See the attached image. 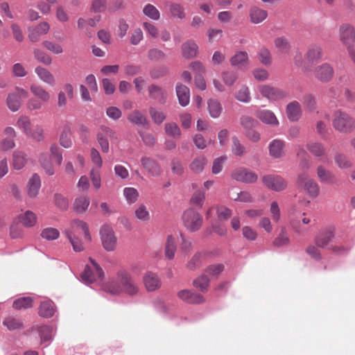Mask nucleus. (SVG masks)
Listing matches in <instances>:
<instances>
[{"label": "nucleus", "mask_w": 355, "mask_h": 355, "mask_svg": "<svg viewBox=\"0 0 355 355\" xmlns=\"http://www.w3.org/2000/svg\"><path fill=\"white\" fill-rule=\"evenodd\" d=\"M117 282H111L106 284L104 290L112 295L125 293L129 295L134 296L139 293L137 284L128 272L125 270L119 271L117 273Z\"/></svg>", "instance_id": "1"}, {"label": "nucleus", "mask_w": 355, "mask_h": 355, "mask_svg": "<svg viewBox=\"0 0 355 355\" xmlns=\"http://www.w3.org/2000/svg\"><path fill=\"white\" fill-rule=\"evenodd\" d=\"M332 125L336 130L347 133L354 128L355 120L347 113L338 110L334 114Z\"/></svg>", "instance_id": "2"}, {"label": "nucleus", "mask_w": 355, "mask_h": 355, "mask_svg": "<svg viewBox=\"0 0 355 355\" xmlns=\"http://www.w3.org/2000/svg\"><path fill=\"white\" fill-rule=\"evenodd\" d=\"M89 260L91 265L86 266L81 275L82 281L86 284L101 280L103 277V271L99 265L92 258Z\"/></svg>", "instance_id": "3"}, {"label": "nucleus", "mask_w": 355, "mask_h": 355, "mask_svg": "<svg viewBox=\"0 0 355 355\" xmlns=\"http://www.w3.org/2000/svg\"><path fill=\"white\" fill-rule=\"evenodd\" d=\"M184 227L190 232L198 230L202 224V217L193 209H187L182 215Z\"/></svg>", "instance_id": "4"}, {"label": "nucleus", "mask_w": 355, "mask_h": 355, "mask_svg": "<svg viewBox=\"0 0 355 355\" xmlns=\"http://www.w3.org/2000/svg\"><path fill=\"white\" fill-rule=\"evenodd\" d=\"M298 184L303 187L306 193L311 198H316L320 193V187L317 182L305 172L301 173L297 177Z\"/></svg>", "instance_id": "5"}, {"label": "nucleus", "mask_w": 355, "mask_h": 355, "mask_svg": "<svg viewBox=\"0 0 355 355\" xmlns=\"http://www.w3.org/2000/svg\"><path fill=\"white\" fill-rule=\"evenodd\" d=\"M258 89L263 97L272 102L282 101L288 96L286 91L269 85H260Z\"/></svg>", "instance_id": "6"}, {"label": "nucleus", "mask_w": 355, "mask_h": 355, "mask_svg": "<svg viewBox=\"0 0 355 355\" xmlns=\"http://www.w3.org/2000/svg\"><path fill=\"white\" fill-rule=\"evenodd\" d=\"M28 92L23 88L17 87L14 92L8 94L6 98L8 107L12 112H17L21 105V101L28 97Z\"/></svg>", "instance_id": "7"}, {"label": "nucleus", "mask_w": 355, "mask_h": 355, "mask_svg": "<svg viewBox=\"0 0 355 355\" xmlns=\"http://www.w3.org/2000/svg\"><path fill=\"white\" fill-rule=\"evenodd\" d=\"M339 38L347 47L355 48V28L349 24H343L339 28Z\"/></svg>", "instance_id": "8"}, {"label": "nucleus", "mask_w": 355, "mask_h": 355, "mask_svg": "<svg viewBox=\"0 0 355 355\" xmlns=\"http://www.w3.org/2000/svg\"><path fill=\"white\" fill-rule=\"evenodd\" d=\"M103 248L107 251H113L116 245V238L112 227L103 225L100 231Z\"/></svg>", "instance_id": "9"}, {"label": "nucleus", "mask_w": 355, "mask_h": 355, "mask_svg": "<svg viewBox=\"0 0 355 355\" xmlns=\"http://www.w3.org/2000/svg\"><path fill=\"white\" fill-rule=\"evenodd\" d=\"M262 182L268 189L280 191L286 189L287 184L283 178L275 175H266L262 177Z\"/></svg>", "instance_id": "10"}, {"label": "nucleus", "mask_w": 355, "mask_h": 355, "mask_svg": "<svg viewBox=\"0 0 355 355\" xmlns=\"http://www.w3.org/2000/svg\"><path fill=\"white\" fill-rule=\"evenodd\" d=\"M232 177L236 181L249 184L256 182L258 179V175L254 172L245 168L235 169L232 173Z\"/></svg>", "instance_id": "11"}, {"label": "nucleus", "mask_w": 355, "mask_h": 355, "mask_svg": "<svg viewBox=\"0 0 355 355\" xmlns=\"http://www.w3.org/2000/svg\"><path fill=\"white\" fill-rule=\"evenodd\" d=\"M315 78L322 83L329 82L334 74L332 66L329 63L318 65L315 69Z\"/></svg>", "instance_id": "12"}, {"label": "nucleus", "mask_w": 355, "mask_h": 355, "mask_svg": "<svg viewBox=\"0 0 355 355\" xmlns=\"http://www.w3.org/2000/svg\"><path fill=\"white\" fill-rule=\"evenodd\" d=\"M286 114L288 119L292 122L298 121L302 116V108L297 101H293L287 104Z\"/></svg>", "instance_id": "13"}, {"label": "nucleus", "mask_w": 355, "mask_h": 355, "mask_svg": "<svg viewBox=\"0 0 355 355\" xmlns=\"http://www.w3.org/2000/svg\"><path fill=\"white\" fill-rule=\"evenodd\" d=\"M49 29L50 26L47 22H41L28 29V39L32 42H37L42 35H46L49 32Z\"/></svg>", "instance_id": "14"}, {"label": "nucleus", "mask_w": 355, "mask_h": 355, "mask_svg": "<svg viewBox=\"0 0 355 355\" xmlns=\"http://www.w3.org/2000/svg\"><path fill=\"white\" fill-rule=\"evenodd\" d=\"M141 163L148 173L152 176L157 177L162 173V170L159 163L151 157H142L141 159Z\"/></svg>", "instance_id": "15"}, {"label": "nucleus", "mask_w": 355, "mask_h": 355, "mask_svg": "<svg viewBox=\"0 0 355 355\" xmlns=\"http://www.w3.org/2000/svg\"><path fill=\"white\" fill-rule=\"evenodd\" d=\"M5 137L1 141L0 148L3 150H8L15 147L16 132L12 127H7L3 130Z\"/></svg>", "instance_id": "16"}, {"label": "nucleus", "mask_w": 355, "mask_h": 355, "mask_svg": "<svg viewBox=\"0 0 355 355\" xmlns=\"http://www.w3.org/2000/svg\"><path fill=\"white\" fill-rule=\"evenodd\" d=\"M148 90L150 98L157 100L160 104L166 103L168 94L162 87L152 84L148 87Z\"/></svg>", "instance_id": "17"}, {"label": "nucleus", "mask_w": 355, "mask_h": 355, "mask_svg": "<svg viewBox=\"0 0 355 355\" xmlns=\"http://www.w3.org/2000/svg\"><path fill=\"white\" fill-rule=\"evenodd\" d=\"M178 296L184 302L189 304H201L205 302L202 295L191 292L189 290H182L179 291Z\"/></svg>", "instance_id": "18"}, {"label": "nucleus", "mask_w": 355, "mask_h": 355, "mask_svg": "<svg viewBox=\"0 0 355 355\" xmlns=\"http://www.w3.org/2000/svg\"><path fill=\"white\" fill-rule=\"evenodd\" d=\"M257 117L263 123L272 125L277 126L279 125V121L275 114L268 110H261L257 112Z\"/></svg>", "instance_id": "19"}, {"label": "nucleus", "mask_w": 355, "mask_h": 355, "mask_svg": "<svg viewBox=\"0 0 355 355\" xmlns=\"http://www.w3.org/2000/svg\"><path fill=\"white\" fill-rule=\"evenodd\" d=\"M175 90L180 105L182 107L188 105L190 101L189 89L182 83H178Z\"/></svg>", "instance_id": "20"}, {"label": "nucleus", "mask_w": 355, "mask_h": 355, "mask_svg": "<svg viewBox=\"0 0 355 355\" xmlns=\"http://www.w3.org/2000/svg\"><path fill=\"white\" fill-rule=\"evenodd\" d=\"M268 17V12L257 6H252L249 10V18L252 24H258L263 22Z\"/></svg>", "instance_id": "21"}, {"label": "nucleus", "mask_w": 355, "mask_h": 355, "mask_svg": "<svg viewBox=\"0 0 355 355\" xmlns=\"http://www.w3.org/2000/svg\"><path fill=\"white\" fill-rule=\"evenodd\" d=\"M230 64L237 68H243L248 66L249 62L248 54L246 51H237L230 60Z\"/></svg>", "instance_id": "22"}, {"label": "nucleus", "mask_w": 355, "mask_h": 355, "mask_svg": "<svg viewBox=\"0 0 355 355\" xmlns=\"http://www.w3.org/2000/svg\"><path fill=\"white\" fill-rule=\"evenodd\" d=\"M284 141L280 139L272 140L268 146L269 154L273 158H280L284 155Z\"/></svg>", "instance_id": "23"}, {"label": "nucleus", "mask_w": 355, "mask_h": 355, "mask_svg": "<svg viewBox=\"0 0 355 355\" xmlns=\"http://www.w3.org/2000/svg\"><path fill=\"white\" fill-rule=\"evenodd\" d=\"M27 194L30 198H35L41 187V179L37 173H34L28 182Z\"/></svg>", "instance_id": "24"}, {"label": "nucleus", "mask_w": 355, "mask_h": 355, "mask_svg": "<svg viewBox=\"0 0 355 355\" xmlns=\"http://www.w3.org/2000/svg\"><path fill=\"white\" fill-rule=\"evenodd\" d=\"M144 283L148 291H154L161 286V282L158 276L151 272H148L144 277Z\"/></svg>", "instance_id": "25"}, {"label": "nucleus", "mask_w": 355, "mask_h": 355, "mask_svg": "<svg viewBox=\"0 0 355 355\" xmlns=\"http://www.w3.org/2000/svg\"><path fill=\"white\" fill-rule=\"evenodd\" d=\"M322 55V48L318 44H312L307 49L305 60L309 62H314L320 60Z\"/></svg>", "instance_id": "26"}, {"label": "nucleus", "mask_w": 355, "mask_h": 355, "mask_svg": "<svg viewBox=\"0 0 355 355\" xmlns=\"http://www.w3.org/2000/svg\"><path fill=\"white\" fill-rule=\"evenodd\" d=\"M334 237V232L331 229H328L320 232L315 239V244L320 248H325Z\"/></svg>", "instance_id": "27"}, {"label": "nucleus", "mask_w": 355, "mask_h": 355, "mask_svg": "<svg viewBox=\"0 0 355 355\" xmlns=\"http://www.w3.org/2000/svg\"><path fill=\"white\" fill-rule=\"evenodd\" d=\"M182 53L185 58H193L198 53V46L193 40H188L182 44Z\"/></svg>", "instance_id": "28"}, {"label": "nucleus", "mask_w": 355, "mask_h": 355, "mask_svg": "<svg viewBox=\"0 0 355 355\" xmlns=\"http://www.w3.org/2000/svg\"><path fill=\"white\" fill-rule=\"evenodd\" d=\"M316 172L320 182L329 184L335 183V176L334 174L329 170L326 169L323 166H318L317 167Z\"/></svg>", "instance_id": "29"}, {"label": "nucleus", "mask_w": 355, "mask_h": 355, "mask_svg": "<svg viewBox=\"0 0 355 355\" xmlns=\"http://www.w3.org/2000/svg\"><path fill=\"white\" fill-rule=\"evenodd\" d=\"M35 72L39 78L46 84L53 86L55 84L54 76L46 69L42 67H37Z\"/></svg>", "instance_id": "30"}, {"label": "nucleus", "mask_w": 355, "mask_h": 355, "mask_svg": "<svg viewBox=\"0 0 355 355\" xmlns=\"http://www.w3.org/2000/svg\"><path fill=\"white\" fill-rule=\"evenodd\" d=\"M30 89L31 93L44 103L49 101L51 96L42 86L33 84L31 85Z\"/></svg>", "instance_id": "31"}, {"label": "nucleus", "mask_w": 355, "mask_h": 355, "mask_svg": "<svg viewBox=\"0 0 355 355\" xmlns=\"http://www.w3.org/2000/svg\"><path fill=\"white\" fill-rule=\"evenodd\" d=\"M135 218L142 223H148L150 219V211L144 203L139 204L134 211Z\"/></svg>", "instance_id": "32"}, {"label": "nucleus", "mask_w": 355, "mask_h": 355, "mask_svg": "<svg viewBox=\"0 0 355 355\" xmlns=\"http://www.w3.org/2000/svg\"><path fill=\"white\" fill-rule=\"evenodd\" d=\"M207 108L210 116L214 119L218 118L223 111L221 103L217 99L214 98L208 100Z\"/></svg>", "instance_id": "33"}, {"label": "nucleus", "mask_w": 355, "mask_h": 355, "mask_svg": "<svg viewBox=\"0 0 355 355\" xmlns=\"http://www.w3.org/2000/svg\"><path fill=\"white\" fill-rule=\"evenodd\" d=\"M89 203V198L87 196H80L75 199L73 207L76 212L82 214L87 209Z\"/></svg>", "instance_id": "34"}, {"label": "nucleus", "mask_w": 355, "mask_h": 355, "mask_svg": "<svg viewBox=\"0 0 355 355\" xmlns=\"http://www.w3.org/2000/svg\"><path fill=\"white\" fill-rule=\"evenodd\" d=\"M72 131L69 126H64L61 132L59 141L60 144L65 148H69L72 146Z\"/></svg>", "instance_id": "35"}, {"label": "nucleus", "mask_w": 355, "mask_h": 355, "mask_svg": "<svg viewBox=\"0 0 355 355\" xmlns=\"http://www.w3.org/2000/svg\"><path fill=\"white\" fill-rule=\"evenodd\" d=\"M77 229H80L83 231L85 238L86 240L89 241L91 240V236L89 232L87 225L85 222L83 220L78 219L73 220L70 223V227L69 229H67L66 230H71L73 233V232Z\"/></svg>", "instance_id": "36"}, {"label": "nucleus", "mask_w": 355, "mask_h": 355, "mask_svg": "<svg viewBox=\"0 0 355 355\" xmlns=\"http://www.w3.org/2000/svg\"><path fill=\"white\" fill-rule=\"evenodd\" d=\"M19 222L25 227H33L37 223V216L31 211H26L19 216Z\"/></svg>", "instance_id": "37"}, {"label": "nucleus", "mask_w": 355, "mask_h": 355, "mask_svg": "<svg viewBox=\"0 0 355 355\" xmlns=\"http://www.w3.org/2000/svg\"><path fill=\"white\" fill-rule=\"evenodd\" d=\"M308 150L315 157H322L325 154L326 148L318 141H309L306 144Z\"/></svg>", "instance_id": "38"}, {"label": "nucleus", "mask_w": 355, "mask_h": 355, "mask_svg": "<svg viewBox=\"0 0 355 355\" xmlns=\"http://www.w3.org/2000/svg\"><path fill=\"white\" fill-rule=\"evenodd\" d=\"M26 155L21 151H15L12 156V167L15 170L21 169L26 164Z\"/></svg>", "instance_id": "39"}, {"label": "nucleus", "mask_w": 355, "mask_h": 355, "mask_svg": "<svg viewBox=\"0 0 355 355\" xmlns=\"http://www.w3.org/2000/svg\"><path fill=\"white\" fill-rule=\"evenodd\" d=\"M55 312L54 304L51 301L42 302L39 308V314L43 318H50Z\"/></svg>", "instance_id": "40"}, {"label": "nucleus", "mask_w": 355, "mask_h": 355, "mask_svg": "<svg viewBox=\"0 0 355 355\" xmlns=\"http://www.w3.org/2000/svg\"><path fill=\"white\" fill-rule=\"evenodd\" d=\"M176 252V243L175 238L172 235H168L165 245V257L168 259H173Z\"/></svg>", "instance_id": "41"}, {"label": "nucleus", "mask_w": 355, "mask_h": 355, "mask_svg": "<svg viewBox=\"0 0 355 355\" xmlns=\"http://www.w3.org/2000/svg\"><path fill=\"white\" fill-rule=\"evenodd\" d=\"M123 194L128 205L135 203L139 197V191L134 187H125Z\"/></svg>", "instance_id": "42"}, {"label": "nucleus", "mask_w": 355, "mask_h": 355, "mask_svg": "<svg viewBox=\"0 0 355 355\" xmlns=\"http://www.w3.org/2000/svg\"><path fill=\"white\" fill-rule=\"evenodd\" d=\"M128 119L131 123L137 125H146L148 124V120L146 117L139 110H134L131 112Z\"/></svg>", "instance_id": "43"}, {"label": "nucleus", "mask_w": 355, "mask_h": 355, "mask_svg": "<svg viewBox=\"0 0 355 355\" xmlns=\"http://www.w3.org/2000/svg\"><path fill=\"white\" fill-rule=\"evenodd\" d=\"M207 163L206 157L202 155L196 157L190 164L189 167L193 173H200L203 171Z\"/></svg>", "instance_id": "44"}, {"label": "nucleus", "mask_w": 355, "mask_h": 355, "mask_svg": "<svg viewBox=\"0 0 355 355\" xmlns=\"http://www.w3.org/2000/svg\"><path fill=\"white\" fill-rule=\"evenodd\" d=\"M275 47L279 53H286L291 49V45L285 37H278L274 40Z\"/></svg>", "instance_id": "45"}, {"label": "nucleus", "mask_w": 355, "mask_h": 355, "mask_svg": "<svg viewBox=\"0 0 355 355\" xmlns=\"http://www.w3.org/2000/svg\"><path fill=\"white\" fill-rule=\"evenodd\" d=\"M63 234L67 236L71 243L75 252H81L84 248L80 240L77 238L71 230H65Z\"/></svg>", "instance_id": "46"}, {"label": "nucleus", "mask_w": 355, "mask_h": 355, "mask_svg": "<svg viewBox=\"0 0 355 355\" xmlns=\"http://www.w3.org/2000/svg\"><path fill=\"white\" fill-rule=\"evenodd\" d=\"M143 13L145 16L154 21H158L160 18V12L158 9L150 3H148L144 7Z\"/></svg>", "instance_id": "47"}, {"label": "nucleus", "mask_w": 355, "mask_h": 355, "mask_svg": "<svg viewBox=\"0 0 355 355\" xmlns=\"http://www.w3.org/2000/svg\"><path fill=\"white\" fill-rule=\"evenodd\" d=\"M39 162L48 175H53L55 173L52 162L46 154L40 155Z\"/></svg>", "instance_id": "48"}, {"label": "nucleus", "mask_w": 355, "mask_h": 355, "mask_svg": "<svg viewBox=\"0 0 355 355\" xmlns=\"http://www.w3.org/2000/svg\"><path fill=\"white\" fill-rule=\"evenodd\" d=\"M232 153L238 157H242L246 152L245 147L243 145L239 138L236 136L232 137Z\"/></svg>", "instance_id": "49"}, {"label": "nucleus", "mask_w": 355, "mask_h": 355, "mask_svg": "<svg viewBox=\"0 0 355 355\" xmlns=\"http://www.w3.org/2000/svg\"><path fill=\"white\" fill-rule=\"evenodd\" d=\"M234 96L237 101L244 103H248L251 101L250 89L246 85H242L236 92Z\"/></svg>", "instance_id": "50"}, {"label": "nucleus", "mask_w": 355, "mask_h": 355, "mask_svg": "<svg viewBox=\"0 0 355 355\" xmlns=\"http://www.w3.org/2000/svg\"><path fill=\"white\" fill-rule=\"evenodd\" d=\"M164 130L166 135L175 139L180 138L181 136L180 128L174 122H169L165 123Z\"/></svg>", "instance_id": "51"}, {"label": "nucleus", "mask_w": 355, "mask_h": 355, "mask_svg": "<svg viewBox=\"0 0 355 355\" xmlns=\"http://www.w3.org/2000/svg\"><path fill=\"white\" fill-rule=\"evenodd\" d=\"M290 239L285 227L281 228L277 237L274 240L273 245L276 247H281L289 243Z\"/></svg>", "instance_id": "52"}, {"label": "nucleus", "mask_w": 355, "mask_h": 355, "mask_svg": "<svg viewBox=\"0 0 355 355\" xmlns=\"http://www.w3.org/2000/svg\"><path fill=\"white\" fill-rule=\"evenodd\" d=\"M224 84L227 87L232 86L238 79V74L235 71H225L221 74Z\"/></svg>", "instance_id": "53"}, {"label": "nucleus", "mask_w": 355, "mask_h": 355, "mask_svg": "<svg viewBox=\"0 0 355 355\" xmlns=\"http://www.w3.org/2000/svg\"><path fill=\"white\" fill-rule=\"evenodd\" d=\"M39 334L42 343H49L53 337V329L49 326H42L39 328Z\"/></svg>", "instance_id": "54"}, {"label": "nucleus", "mask_w": 355, "mask_h": 355, "mask_svg": "<svg viewBox=\"0 0 355 355\" xmlns=\"http://www.w3.org/2000/svg\"><path fill=\"white\" fill-rule=\"evenodd\" d=\"M17 126L25 134L26 136H27L32 128L31 120L26 116H21L18 119L17 121Z\"/></svg>", "instance_id": "55"}, {"label": "nucleus", "mask_w": 355, "mask_h": 355, "mask_svg": "<svg viewBox=\"0 0 355 355\" xmlns=\"http://www.w3.org/2000/svg\"><path fill=\"white\" fill-rule=\"evenodd\" d=\"M149 113L153 122L156 124H161L166 118V113L155 107H150Z\"/></svg>", "instance_id": "56"}, {"label": "nucleus", "mask_w": 355, "mask_h": 355, "mask_svg": "<svg viewBox=\"0 0 355 355\" xmlns=\"http://www.w3.org/2000/svg\"><path fill=\"white\" fill-rule=\"evenodd\" d=\"M169 11L171 15L175 18L184 19L186 17L184 8L179 3H172L170 6Z\"/></svg>", "instance_id": "57"}, {"label": "nucleus", "mask_w": 355, "mask_h": 355, "mask_svg": "<svg viewBox=\"0 0 355 355\" xmlns=\"http://www.w3.org/2000/svg\"><path fill=\"white\" fill-rule=\"evenodd\" d=\"M205 201V193L201 190H196L192 195L190 202L193 205L202 207Z\"/></svg>", "instance_id": "58"}, {"label": "nucleus", "mask_w": 355, "mask_h": 355, "mask_svg": "<svg viewBox=\"0 0 355 355\" xmlns=\"http://www.w3.org/2000/svg\"><path fill=\"white\" fill-rule=\"evenodd\" d=\"M41 236L47 241H53L58 239L60 232L56 228L46 227L41 232Z\"/></svg>", "instance_id": "59"}, {"label": "nucleus", "mask_w": 355, "mask_h": 355, "mask_svg": "<svg viewBox=\"0 0 355 355\" xmlns=\"http://www.w3.org/2000/svg\"><path fill=\"white\" fill-rule=\"evenodd\" d=\"M147 57L151 61H160L166 57L164 52L157 48L150 49L147 52Z\"/></svg>", "instance_id": "60"}, {"label": "nucleus", "mask_w": 355, "mask_h": 355, "mask_svg": "<svg viewBox=\"0 0 355 355\" xmlns=\"http://www.w3.org/2000/svg\"><path fill=\"white\" fill-rule=\"evenodd\" d=\"M42 46L46 50H48L50 52H51L54 54H56V55L61 54L64 51L63 48L60 44L53 42H51V41H49V40L44 41L42 42Z\"/></svg>", "instance_id": "61"}, {"label": "nucleus", "mask_w": 355, "mask_h": 355, "mask_svg": "<svg viewBox=\"0 0 355 355\" xmlns=\"http://www.w3.org/2000/svg\"><path fill=\"white\" fill-rule=\"evenodd\" d=\"M202 255L200 252L196 253L187 263V268L191 270L199 268L202 264Z\"/></svg>", "instance_id": "62"}, {"label": "nucleus", "mask_w": 355, "mask_h": 355, "mask_svg": "<svg viewBox=\"0 0 355 355\" xmlns=\"http://www.w3.org/2000/svg\"><path fill=\"white\" fill-rule=\"evenodd\" d=\"M26 137L37 141H41L44 139V130L40 125L33 126Z\"/></svg>", "instance_id": "63"}, {"label": "nucleus", "mask_w": 355, "mask_h": 355, "mask_svg": "<svg viewBox=\"0 0 355 355\" xmlns=\"http://www.w3.org/2000/svg\"><path fill=\"white\" fill-rule=\"evenodd\" d=\"M142 26L147 35V36L152 38H157L159 35L158 28L151 22L144 21Z\"/></svg>", "instance_id": "64"}]
</instances>
